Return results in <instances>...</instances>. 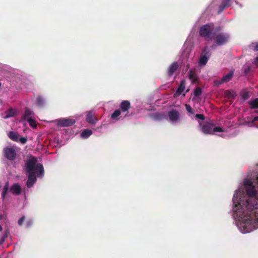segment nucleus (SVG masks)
<instances>
[{
    "instance_id": "obj_1",
    "label": "nucleus",
    "mask_w": 258,
    "mask_h": 258,
    "mask_svg": "<svg viewBox=\"0 0 258 258\" xmlns=\"http://www.w3.org/2000/svg\"><path fill=\"white\" fill-rule=\"evenodd\" d=\"M244 185L248 199L235 204L233 211L239 219L251 223L258 220V175L245 179Z\"/></svg>"
},
{
    "instance_id": "obj_2",
    "label": "nucleus",
    "mask_w": 258,
    "mask_h": 258,
    "mask_svg": "<svg viewBox=\"0 0 258 258\" xmlns=\"http://www.w3.org/2000/svg\"><path fill=\"white\" fill-rule=\"evenodd\" d=\"M36 157L31 156L25 162V170L28 178L26 182L28 188L32 187L37 180V177L44 175V168L41 164H37Z\"/></svg>"
},
{
    "instance_id": "obj_3",
    "label": "nucleus",
    "mask_w": 258,
    "mask_h": 258,
    "mask_svg": "<svg viewBox=\"0 0 258 258\" xmlns=\"http://www.w3.org/2000/svg\"><path fill=\"white\" fill-rule=\"evenodd\" d=\"M214 25L213 23L207 24L202 26L200 28V35L204 37L205 40H209L214 38L215 33L214 31Z\"/></svg>"
},
{
    "instance_id": "obj_4",
    "label": "nucleus",
    "mask_w": 258,
    "mask_h": 258,
    "mask_svg": "<svg viewBox=\"0 0 258 258\" xmlns=\"http://www.w3.org/2000/svg\"><path fill=\"white\" fill-rule=\"evenodd\" d=\"M202 132L205 134H213L214 132H223L222 127L215 126V124L210 122H205L201 127Z\"/></svg>"
},
{
    "instance_id": "obj_5",
    "label": "nucleus",
    "mask_w": 258,
    "mask_h": 258,
    "mask_svg": "<svg viewBox=\"0 0 258 258\" xmlns=\"http://www.w3.org/2000/svg\"><path fill=\"white\" fill-rule=\"evenodd\" d=\"M216 44L218 46L223 45L227 43L229 39V35L226 33H219L214 34V38Z\"/></svg>"
},
{
    "instance_id": "obj_6",
    "label": "nucleus",
    "mask_w": 258,
    "mask_h": 258,
    "mask_svg": "<svg viewBox=\"0 0 258 258\" xmlns=\"http://www.w3.org/2000/svg\"><path fill=\"white\" fill-rule=\"evenodd\" d=\"M5 157L9 160L13 161L16 157V152L13 147H7L4 149Z\"/></svg>"
},
{
    "instance_id": "obj_7",
    "label": "nucleus",
    "mask_w": 258,
    "mask_h": 258,
    "mask_svg": "<svg viewBox=\"0 0 258 258\" xmlns=\"http://www.w3.org/2000/svg\"><path fill=\"white\" fill-rule=\"evenodd\" d=\"M57 125L61 127H68L74 125L75 120L72 118H61L57 120Z\"/></svg>"
},
{
    "instance_id": "obj_8",
    "label": "nucleus",
    "mask_w": 258,
    "mask_h": 258,
    "mask_svg": "<svg viewBox=\"0 0 258 258\" xmlns=\"http://www.w3.org/2000/svg\"><path fill=\"white\" fill-rule=\"evenodd\" d=\"M168 114L169 119L172 122H176L179 118V113L175 109L170 110Z\"/></svg>"
},
{
    "instance_id": "obj_9",
    "label": "nucleus",
    "mask_w": 258,
    "mask_h": 258,
    "mask_svg": "<svg viewBox=\"0 0 258 258\" xmlns=\"http://www.w3.org/2000/svg\"><path fill=\"white\" fill-rule=\"evenodd\" d=\"M179 65L177 62H173L172 63L167 69L168 75L169 77L173 75V73H175L178 69Z\"/></svg>"
},
{
    "instance_id": "obj_10",
    "label": "nucleus",
    "mask_w": 258,
    "mask_h": 258,
    "mask_svg": "<svg viewBox=\"0 0 258 258\" xmlns=\"http://www.w3.org/2000/svg\"><path fill=\"white\" fill-rule=\"evenodd\" d=\"M131 107V103L128 100H124L120 104V110L123 112H128Z\"/></svg>"
},
{
    "instance_id": "obj_11",
    "label": "nucleus",
    "mask_w": 258,
    "mask_h": 258,
    "mask_svg": "<svg viewBox=\"0 0 258 258\" xmlns=\"http://www.w3.org/2000/svg\"><path fill=\"white\" fill-rule=\"evenodd\" d=\"M21 190V187L18 183L14 184L10 188V191L15 195L20 194Z\"/></svg>"
},
{
    "instance_id": "obj_12",
    "label": "nucleus",
    "mask_w": 258,
    "mask_h": 258,
    "mask_svg": "<svg viewBox=\"0 0 258 258\" xmlns=\"http://www.w3.org/2000/svg\"><path fill=\"white\" fill-rule=\"evenodd\" d=\"M188 75L189 79L191 81L192 84L196 83L198 81L199 79L198 77L193 70H189L188 72Z\"/></svg>"
},
{
    "instance_id": "obj_13",
    "label": "nucleus",
    "mask_w": 258,
    "mask_h": 258,
    "mask_svg": "<svg viewBox=\"0 0 258 258\" xmlns=\"http://www.w3.org/2000/svg\"><path fill=\"white\" fill-rule=\"evenodd\" d=\"M185 86V81L184 80H182L180 81V85L178 87L176 93L175 95H180L184 90Z\"/></svg>"
},
{
    "instance_id": "obj_14",
    "label": "nucleus",
    "mask_w": 258,
    "mask_h": 258,
    "mask_svg": "<svg viewBox=\"0 0 258 258\" xmlns=\"http://www.w3.org/2000/svg\"><path fill=\"white\" fill-rule=\"evenodd\" d=\"M86 120L87 122L92 124H95L97 120L96 119L94 118L91 112H89L87 114Z\"/></svg>"
},
{
    "instance_id": "obj_15",
    "label": "nucleus",
    "mask_w": 258,
    "mask_h": 258,
    "mask_svg": "<svg viewBox=\"0 0 258 258\" xmlns=\"http://www.w3.org/2000/svg\"><path fill=\"white\" fill-rule=\"evenodd\" d=\"M234 75V71H231L227 74L224 75L223 77V81L225 83L229 82L232 78Z\"/></svg>"
},
{
    "instance_id": "obj_16",
    "label": "nucleus",
    "mask_w": 258,
    "mask_h": 258,
    "mask_svg": "<svg viewBox=\"0 0 258 258\" xmlns=\"http://www.w3.org/2000/svg\"><path fill=\"white\" fill-rule=\"evenodd\" d=\"M248 103L251 109L258 108V98L249 101Z\"/></svg>"
},
{
    "instance_id": "obj_17",
    "label": "nucleus",
    "mask_w": 258,
    "mask_h": 258,
    "mask_svg": "<svg viewBox=\"0 0 258 258\" xmlns=\"http://www.w3.org/2000/svg\"><path fill=\"white\" fill-rule=\"evenodd\" d=\"M8 137L12 140L16 142L18 141L19 135L18 133L14 132H10L8 134Z\"/></svg>"
},
{
    "instance_id": "obj_18",
    "label": "nucleus",
    "mask_w": 258,
    "mask_h": 258,
    "mask_svg": "<svg viewBox=\"0 0 258 258\" xmlns=\"http://www.w3.org/2000/svg\"><path fill=\"white\" fill-rule=\"evenodd\" d=\"M152 118L155 120H161L164 117V115L160 113H153L151 115Z\"/></svg>"
},
{
    "instance_id": "obj_19",
    "label": "nucleus",
    "mask_w": 258,
    "mask_h": 258,
    "mask_svg": "<svg viewBox=\"0 0 258 258\" xmlns=\"http://www.w3.org/2000/svg\"><path fill=\"white\" fill-rule=\"evenodd\" d=\"M92 134V132L91 130L86 129L82 132L81 136L83 138H87L90 137Z\"/></svg>"
},
{
    "instance_id": "obj_20",
    "label": "nucleus",
    "mask_w": 258,
    "mask_h": 258,
    "mask_svg": "<svg viewBox=\"0 0 258 258\" xmlns=\"http://www.w3.org/2000/svg\"><path fill=\"white\" fill-rule=\"evenodd\" d=\"M37 105L39 107H42L45 104L44 98L41 96H39L36 99Z\"/></svg>"
},
{
    "instance_id": "obj_21",
    "label": "nucleus",
    "mask_w": 258,
    "mask_h": 258,
    "mask_svg": "<svg viewBox=\"0 0 258 258\" xmlns=\"http://www.w3.org/2000/svg\"><path fill=\"white\" fill-rule=\"evenodd\" d=\"M201 55L203 56H205L206 57H208V58H210V57L211 56V52L210 50H208V46H205L204 48Z\"/></svg>"
},
{
    "instance_id": "obj_22",
    "label": "nucleus",
    "mask_w": 258,
    "mask_h": 258,
    "mask_svg": "<svg viewBox=\"0 0 258 258\" xmlns=\"http://www.w3.org/2000/svg\"><path fill=\"white\" fill-rule=\"evenodd\" d=\"M9 182H7L4 187V188H3V192H2V198L4 199L6 197V196L8 191V190H9Z\"/></svg>"
},
{
    "instance_id": "obj_23",
    "label": "nucleus",
    "mask_w": 258,
    "mask_h": 258,
    "mask_svg": "<svg viewBox=\"0 0 258 258\" xmlns=\"http://www.w3.org/2000/svg\"><path fill=\"white\" fill-rule=\"evenodd\" d=\"M32 113L33 112L30 109L26 108L25 110V112L23 116L25 119H27L28 118H30V116H31Z\"/></svg>"
},
{
    "instance_id": "obj_24",
    "label": "nucleus",
    "mask_w": 258,
    "mask_h": 258,
    "mask_svg": "<svg viewBox=\"0 0 258 258\" xmlns=\"http://www.w3.org/2000/svg\"><path fill=\"white\" fill-rule=\"evenodd\" d=\"M194 95L195 97H199L202 93V91L201 88L197 87L194 90Z\"/></svg>"
},
{
    "instance_id": "obj_25",
    "label": "nucleus",
    "mask_w": 258,
    "mask_h": 258,
    "mask_svg": "<svg viewBox=\"0 0 258 258\" xmlns=\"http://www.w3.org/2000/svg\"><path fill=\"white\" fill-rule=\"evenodd\" d=\"M208 59L209 58L208 57H206V56H203L201 55L200 60H199L200 64L201 66L206 65V64L207 63V62L208 61Z\"/></svg>"
},
{
    "instance_id": "obj_26",
    "label": "nucleus",
    "mask_w": 258,
    "mask_h": 258,
    "mask_svg": "<svg viewBox=\"0 0 258 258\" xmlns=\"http://www.w3.org/2000/svg\"><path fill=\"white\" fill-rule=\"evenodd\" d=\"M240 94L243 100H246L249 97V92L247 91H243L240 92Z\"/></svg>"
},
{
    "instance_id": "obj_27",
    "label": "nucleus",
    "mask_w": 258,
    "mask_h": 258,
    "mask_svg": "<svg viewBox=\"0 0 258 258\" xmlns=\"http://www.w3.org/2000/svg\"><path fill=\"white\" fill-rule=\"evenodd\" d=\"M27 120L28 122L29 125L32 128H36L37 127L36 121L32 118H28Z\"/></svg>"
},
{
    "instance_id": "obj_28",
    "label": "nucleus",
    "mask_w": 258,
    "mask_h": 258,
    "mask_svg": "<svg viewBox=\"0 0 258 258\" xmlns=\"http://www.w3.org/2000/svg\"><path fill=\"white\" fill-rule=\"evenodd\" d=\"M121 114V111L120 109L115 110L111 115V117L112 119H115L118 116H119Z\"/></svg>"
},
{
    "instance_id": "obj_29",
    "label": "nucleus",
    "mask_w": 258,
    "mask_h": 258,
    "mask_svg": "<svg viewBox=\"0 0 258 258\" xmlns=\"http://www.w3.org/2000/svg\"><path fill=\"white\" fill-rule=\"evenodd\" d=\"M6 118L13 116L15 115V112L12 109H9L6 112Z\"/></svg>"
},
{
    "instance_id": "obj_30",
    "label": "nucleus",
    "mask_w": 258,
    "mask_h": 258,
    "mask_svg": "<svg viewBox=\"0 0 258 258\" xmlns=\"http://www.w3.org/2000/svg\"><path fill=\"white\" fill-rule=\"evenodd\" d=\"M8 231H5L3 236L0 239V244H3L5 242L6 238L8 237Z\"/></svg>"
},
{
    "instance_id": "obj_31",
    "label": "nucleus",
    "mask_w": 258,
    "mask_h": 258,
    "mask_svg": "<svg viewBox=\"0 0 258 258\" xmlns=\"http://www.w3.org/2000/svg\"><path fill=\"white\" fill-rule=\"evenodd\" d=\"M230 0H223L222 5H223L224 8H227L230 6Z\"/></svg>"
},
{
    "instance_id": "obj_32",
    "label": "nucleus",
    "mask_w": 258,
    "mask_h": 258,
    "mask_svg": "<svg viewBox=\"0 0 258 258\" xmlns=\"http://www.w3.org/2000/svg\"><path fill=\"white\" fill-rule=\"evenodd\" d=\"M224 83L225 82H224V81H223L222 78L220 80H216L214 81V84L216 86L221 85Z\"/></svg>"
},
{
    "instance_id": "obj_33",
    "label": "nucleus",
    "mask_w": 258,
    "mask_h": 258,
    "mask_svg": "<svg viewBox=\"0 0 258 258\" xmlns=\"http://www.w3.org/2000/svg\"><path fill=\"white\" fill-rule=\"evenodd\" d=\"M185 108H186V109L187 112H188L189 113H190L191 114L194 113L192 109L189 105L185 104Z\"/></svg>"
},
{
    "instance_id": "obj_34",
    "label": "nucleus",
    "mask_w": 258,
    "mask_h": 258,
    "mask_svg": "<svg viewBox=\"0 0 258 258\" xmlns=\"http://www.w3.org/2000/svg\"><path fill=\"white\" fill-rule=\"evenodd\" d=\"M195 117L201 120H204L205 118V115L203 114H196Z\"/></svg>"
},
{
    "instance_id": "obj_35",
    "label": "nucleus",
    "mask_w": 258,
    "mask_h": 258,
    "mask_svg": "<svg viewBox=\"0 0 258 258\" xmlns=\"http://www.w3.org/2000/svg\"><path fill=\"white\" fill-rule=\"evenodd\" d=\"M33 224V221L31 220H28L26 222V226L27 228L30 227Z\"/></svg>"
},
{
    "instance_id": "obj_36",
    "label": "nucleus",
    "mask_w": 258,
    "mask_h": 258,
    "mask_svg": "<svg viewBox=\"0 0 258 258\" xmlns=\"http://www.w3.org/2000/svg\"><path fill=\"white\" fill-rule=\"evenodd\" d=\"M18 141H19L22 144H25L27 142V139L24 137H21L19 139H18Z\"/></svg>"
},
{
    "instance_id": "obj_37",
    "label": "nucleus",
    "mask_w": 258,
    "mask_h": 258,
    "mask_svg": "<svg viewBox=\"0 0 258 258\" xmlns=\"http://www.w3.org/2000/svg\"><path fill=\"white\" fill-rule=\"evenodd\" d=\"M25 219V216H23L18 221V223L19 224V226H22L23 223V222H24V220Z\"/></svg>"
},
{
    "instance_id": "obj_38",
    "label": "nucleus",
    "mask_w": 258,
    "mask_h": 258,
    "mask_svg": "<svg viewBox=\"0 0 258 258\" xmlns=\"http://www.w3.org/2000/svg\"><path fill=\"white\" fill-rule=\"evenodd\" d=\"M225 94L229 98L233 95L232 93L229 90L226 91Z\"/></svg>"
},
{
    "instance_id": "obj_39",
    "label": "nucleus",
    "mask_w": 258,
    "mask_h": 258,
    "mask_svg": "<svg viewBox=\"0 0 258 258\" xmlns=\"http://www.w3.org/2000/svg\"><path fill=\"white\" fill-rule=\"evenodd\" d=\"M244 227H246V223L244 225ZM243 233H247L250 232V230H248L246 227L244 228Z\"/></svg>"
},
{
    "instance_id": "obj_40",
    "label": "nucleus",
    "mask_w": 258,
    "mask_h": 258,
    "mask_svg": "<svg viewBox=\"0 0 258 258\" xmlns=\"http://www.w3.org/2000/svg\"><path fill=\"white\" fill-rule=\"evenodd\" d=\"M223 5H222V4H221V5L219 6V11L220 12H222V11H223V10L224 9H225L226 8H224L223 7Z\"/></svg>"
},
{
    "instance_id": "obj_41",
    "label": "nucleus",
    "mask_w": 258,
    "mask_h": 258,
    "mask_svg": "<svg viewBox=\"0 0 258 258\" xmlns=\"http://www.w3.org/2000/svg\"><path fill=\"white\" fill-rule=\"evenodd\" d=\"M254 51H258V42L255 43V47L254 48Z\"/></svg>"
},
{
    "instance_id": "obj_42",
    "label": "nucleus",
    "mask_w": 258,
    "mask_h": 258,
    "mask_svg": "<svg viewBox=\"0 0 258 258\" xmlns=\"http://www.w3.org/2000/svg\"><path fill=\"white\" fill-rule=\"evenodd\" d=\"M254 62L255 64L258 65V56L255 58Z\"/></svg>"
},
{
    "instance_id": "obj_43",
    "label": "nucleus",
    "mask_w": 258,
    "mask_h": 258,
    "mask_svg": "<svg viewBox=\"0 0 258 258\" xmlns=\"http://www.w3.org/2000/svg\"><path fill=\"white\" fill-rule=\"evenodd\" d=\"M256 121H258V116H255L252 120V122H254Z\"/></svg>"
},
{
    "instance_id": "obj_44",
    "label": "nucleus",
    "mask_w": 258,
    "mask_h": 258,
    "mask_svg": "<svg viewBox=\"0 0 258 258\" xmlns=\"http://www.w3.org/2000/svg\"><path fill=\"white\" fill-rule=\"evenodd\" d=\"M220 29H221V28H220V27H217V28H216L215 29V31H219Z\"/></svg>"
},
{
    "instance_id": "obj_45",
    "label": "nucleus",
    "mask_w": 258,
    "mask_h": 258,
    "mask_svg": "<svg viewBox=\"0 0 258 258\" xmlns=\"http://www.w3.org/2000/svg\"><path fill=\"white\" fill-rule=\"evenodd\" d=\"M187 67L189 68V64L187 65Z\"/></svg>"
}]
</instances>
